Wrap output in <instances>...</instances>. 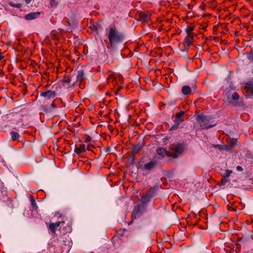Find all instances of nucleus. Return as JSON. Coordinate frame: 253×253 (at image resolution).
<instances>
[{"label": "nucleus", "mask_w": 253, "mask_h": 253, "mask_svg": "<svg viewBox=\"0 0 253 253\" xmlns=\"http://www.w3.org/2000/svg\"><path fill=\"white\" fill-rule=\"evenodd\" d=\"M48 229L53 234L61 237L62 242L64 243L65 246H70L71 240L69 235H66V234L72 231L71 225L69 224L65 225L64 221H59L55 223H50L48 225Z\"/></svg>", "instance_id": "f257e3e1"}, {"label": "nucleus", "mask_w": 253, "mask_h": 253, "mask_svg": "<svg viewBox=\"0 0 253 253\" xmlns=\"http://www.w3.org/2000/svg\"><path fill=\"white\" fill-rule=\"evenodd\" d=\"M106 35L109 40V43L112 48L123 42L125 40V34L119 30L114 24H111L106 30Z\"/></svg>", "instance_id": "f03ea898"}, {"label": "nucleus", "mask_w": 253, "mask_h": 253, "mask_svg": "<svg viewBox=\"0 0 253 253\" xmlns=\"http://www.w3.org/2000/svg\"><path fill=\"white\" fill-rule=\"evenodd\" d=\"M185 149V145L182 143H173L169 148V157L175 159L182 155Z\"/></svg>", "instance_id": "7ed1b4c3"}, {"label": "nucleus", "mask_w": 253, "mask_h": 253, "mask_svg": "<svg viewBox=\"0 0 253 253\" xmlns=\"http://www.w3.org/2000/svg\"><path fill=\"white\" fill-rule=\"evenodd\" d=\"M211 118L206 115H198L196 120L202 129H209L215 126V124H211Z\"/></svg>", "instance_id": "20e7f679"}, {"label": "nucleus", "mask_w": 253, "mask_h": 253, "mask_svg": "<svg viewBox=\"0 0 253 253\" xmlns=\"http://www.w3.org/2000/svg\"><path fill=\"white\" fill-rule=\"evenodd\" d=\"M158 189L157 186H154L149 190V191L144 195H143L139 200L141 204L142 205H147L153 198L156 194V193Z\"/></svg>", "instance_id": "39448f33"}, {"label": "nucleus", "mask_w": 253, "mask_h": 253, "mask_svg": "<svg viewBox=\"0 0 253 253\" xmlns=\"http://www.w3.org/2000/svg\"><path fill=\"white\" fill-rule=\"evenodd\" d=\"M231 90V88H226L224 95V99L229 103H231L232 100H238L240 97L239 94L236 92H234L231 95V97H230Z\"/></svg>", "instance_id": "423d86ee"}, {"label": "nucleus", "mask_w": 253, "mask_h": 253, "mask_svg": "<svg viewBox=\"0 0 253 253\" xmlns=\"http://www.w3.org/2000/svg\"><path fill=\"white\" fill-rule=\"evenodd\" d=\"M195 36L196 35L187 34L183 42V44L184 46V49L182 50L183 51L188 52L189 47L191 45L193 44L194 42Z\"/></svg>", "instance_id": "0eeeda50"}, {"label": "nucleus", "mask_w": 253, "mask_h": 253, "mask_svg": "<svg viewBox=\"0 0 253 253\" xmlns=\"http://www.w3.org/2000/svg\"><path fill=\"white\" fill-rule=\"evenodd\" d=\"M136 16L139 21L142 22H148L151 19V13L149 11L145 12L138 11Z\"/></svg>", "instance_id": "6e6552de"}, {"label": "nucleus", "mask_w": 253, "mask_h": 253, "mask_svg": "<svg viewBox=\"0 0 253 253\" xmlns=\"http://www.w3.org/2000/svg\"><path fill=\"white\" fill-rule=\"evenodd\" d=\"M56 92L52 90H45L40 93V96L43 97L45 99H53L56 96Z\"/></svg>", "instance_id": "1a4fd4ad"}, {"label": "nucleus", "mask_w": 253, "mask_h": 253, "mask_svg": "<svg viewBox=\"0 0 253 253\" xmlns=\"http://www.w3.org/2000/svg\"><path fill=\"white\" fill-rule=\"evenodd\" d=\"M156 153L158 155L161 159L165 158L166 156L169 157L168 153L169 150H167L166 148L162 147H159L156 150Z\"/></svg>", "instance_id": "9d476101"}, {"label": "nucleus", "mask_w": 253, "mask_h": 253, "mask_svg": "<svg viewBox=\"0 0 253 253\" xmlns=\"http://www.w3.org/2000/svg\"><path fill=\"white\" fill-rule=\"evenodd\" d=\"M157 165V161H151L150 162L145 164L143 166V168L146 170L151 171L156 168Z\"/></svg>", "instance_id": "9b49d317"}, {"label": "nucleus", "mask_w": 253, "mask_h": 253, "mask_svg": "<svg viewBox=\"0 0 253 253\" xmlns=\"http://www.w3.org/2000/svg\"><path fill=\"white\" fill-rule=\"evenodd\" d=\"M253 83L249 82L246 84L245 86V91L248 96H251L253 94Z\"/></svg>", "instance_id": "f8f14e48"}, {"label": "nucleus", "mask_w": 253, "mask_h": 253, "mask_svg": "<svg viewBox=\"0 0 253 253\" xmlns=\"http://www.w3.org/2000/svg\"><path fill=\"white\" fill-rule=\"evenodd\" d=\"M40 14L41 13L40 12H31L26 15L24 18L26 20L30 21L36 19Z\"/></svg>", "instance_id": "ddd939ff"}, {"label": "nucleus", "mask_w": 253, "mask_h": 253, "mask_svg": "<svg viewBox=\"0 0 253 253\" xmlns=\"http://www.w3.org/2000/svg\"><path fill=\"white\" fill-rule=\"evenodd\" d=\"M141 206L139 205H137L134 206L133 211L131 212V217L132 219L136 218L138 214L140 212Z\"/></svg>", "instance_id": "4468645a"}, {"label": "nucleus", "mask_w": 253, "mask_h": 253, "mask_svg": "<svg viewBox=\"0 0 253 253\" xmlns=\"http://www.w3.org/2000/svg\"><path fill=\"white\" fill-rule=\"evenodd\" d=\"M185 114V112L183 111H180L179 113H177L175 115V120H174V123H177L179 124H181L182 122H183V119L182 118V116Z\"/></svg>", "instance_id": "2eb2a0df"}, {"label": "nucleus", "mask_w": 253, "mask_h": 253, "mask_svg": "<svg viewBox=\"0 0 253 253\" xmlns=\"http://www.w3.org/2000/svg\"><path fill=\"white\" fill-rule=\"evenodd\" d=\"M84 79V73L83 70H80L78 71L77 76L76 83L81 84L83 82Z\"/></svg>", "instance_id": "dca6fc26"}, {"label": "nucleus", "mask_w": 253, "mask_h": 253, "mask_svg": "<svg viewBox=\"0 0 253 253\" xmlns=\"http://www.w3.org/2000/svg\"><path fill=\"white\" fill-rule=\"evenodd\" d=\"M74 151L77 154H80L82 153L85 152L86 151L85 145L84 144H81L78 146L76 145Z\"/></svg>", "instance_id": "f3484780"}, {"label": "nucleus", "mask_w": 253, "mask_h": 253, "mask_svg": "<svg viewBox=\"0 0 253 253\" xmlns=\"http://www.w3.org/2000/svg\"><path fill=\"white\" fill-rule=\"evenodd\" d=\"M182 92L185 95H188L191 94V87L188 85H184L182 88Z\"/></svg>", "instance_id": "a211bd4d"}, {"label": "nucleus", "mask_w": 253, "mask_h": 253, "mask_svg": "<svg viewBox=\"0 0 253 253\" xmlns=\"http://www.w3.org/2000/svg\"><path fill=\"white\" fill-rule=\"evenodd\" d=\"M226 141L227 143L229 145V146L232 148V149L237 145V139L233 138L227 139Z\"/></svg>", "instance_id": "6ab92c4d"}, {"label": "nucleus", "mask_w": 253, "mask_h": 253, "mask_svg": "<svg viewBox=\"0 0 253 253\" xmlns=\"http://www.w3.org/2000/svg\"><path fill=\"white\" fill-rule=\"evenodd\" d=\"M195 26H187L185 29V32L187 34L190 35H196L194 34L193 31L194 30Z\"/></svg>", "instance_id": "aec40b11"}, {"label": "nucleus", "mask_w": 253, "mask_h": 253, "mask_svg": "<svg viewBox=\"0 0 253 253\" xmlns=\"http://www.w3.org/2000/svg\"><path fill=\"white\" fill-rule=\"evenodd\" d=\"M30 199L31 203L32 206L34 209H35L36 211L38 209V206L37 205L36 202L35 200L34 199L33 196L30 195Z\"/></svg>", "instance_id": "412c9836"}, {"label": "nucleus", "mask_w": 253, "mask_h": 253, "mask_svg": "<svg viewBox=\"0 0 253 253\" xmlns=\"http://www.w3.org/2000/svg\"><path fill=\"white\" fill-rule=\"evenodd\" d=\"M10 134L11 136V139L13 141L17 140L20 136L19 134L17 132L13 131L11 132Z\"/></svg>", "instance_id": "4be33fe9"}, {"label": "nucleus", "mask_w": 253, "mask_h": 253, "mask_svg": "<svg viewBox=\"0 0 253 253\" xmlns=\"http://www.w3.org/2000/svg\"><path fill=\"white\" fill-rule=\"evenodd\" d=\"M92 28L97 34H98V32L102 29V26L101 24H96L92 25Z\"/></svg>", "instance_id": "5701e85b"}, {"label": "nucleus", "mask_w": 253, "mask_h": 253, "mask_svg": "<svg viewBox=\"0 0 253 253\" xmlns=\"http://www.w3.org/2000/svg\"><path fill=\"white\" fill-rule=\"evenodd\" d=\"M141 149V147L139 146V145H135L133 147V149H132V153L133 154H137V153H138L139 152V151Z\"/></svg>", "instance_id": "b1692460"}, {"label": "nucleus", "mask_w": 253, "mask_h": 253, "mask_svg": "<svg viewBox=\"0 0 253 253\" xmlns=\"http://www.w3.org/2000/svg\"><path fill=\"white\" fill-rule=\"evenodd\" d=\"M180 124L177 123H174V124L172 125L169 128V131H173L179 128V126Z\"/></svg>", "instance_id": "393cba45"}, {"label": "nucleus", "mask_w": 253, "mask_h": 253, "mask_svg": "<svg viewBox=\"0 0 253 253\" xmlns=\"http://www.w3.org/2000/svg\"><path fill=\"white\" fill-rule=\"evenodd\" d=\"M211 146H212L213 148H217V149H218V150H220V151L223 150L222 145H219V144H212V145H211Z\"/></svg>", "instance_id": "a878e982"}, {"label": "nucleus", "mask_w": 253, "mask_h": 253, "mask_svg": "<svg viewBox=\"0 0 253 253\" xmlns=\"http://www.w3.org/2000/svg\"><path fill=\"white\" fill-rule=\"evenodd\" d=\"M222 148H223V150H225L226 151H230V150H232L233 149L232 148H231L228 144L222 145Z\"/></svg>", "instance_id": "bb28decb"}, {"label": "nucleus", "mask_w": 253, "mask_h": 253, "mask_svg": "<svg viewBox=\"0 0 253 253\" xmlns=\"http://www.w3.org/2000/svg\"><path fill=\"white\" fill-rule=\"evenodd\" d=\"M49 3L51 7H56L57 5V2H56V0H49Z\"/></svg>", "instance_id": "cd10ccee"}, {"label": "nucleus", "mask_w": 253, "mask_h": 253, "mask_svg": "<svg viewBox=\"0 0 253 253\" xmlns=\"http://www.w3.org/2000/svg\"><path fill=\"white\" fill-rule=\"evenodd\" d=\"M232 173V170H226L225 172L224 177H228L230 176V174Z\"/></svg>", "instance_id": "c85d7f7f"}, {"label": "nucleus", "mask_w": 253, "mask_h": 253, "mask_svg": "<svg viewBox=\"0 0 253 253\" xmlns=\"http://www.w3.org/2000/svg\"><path fill=\"white\" fill-rule=\"evenodd\" d=\"M228 180L226 177H224L221 180V185H224L227 182Z\"/></svg>", "instance_id": "c756f323"}, {"label": "nucleus", "mask_w": 253, "mask_h": 253, "mask_svg": "<svg viewBox=\"0 0 253 253\" xmlns=\"http://www.w3.org/2000/svg\"><path fill=\"white\" fill-rule=\"evenodd\" d=\"M10 5H11L12 7H14L20 8L22 6V4L20 3H18V4L10 3Z\"/></svg>", "instance_id": "7c9ffc66"}, {"label": "nucleus", "mask_w": 253, "mask_h": 253, "mask_svg": "<svg viewBox=\"0 0 253 253\" xmlns=\"http://www.w3.org/2000/svg\"><path fill=\"white\" fill-rule=\"evenodd\" d=\"M113 62V59L112 57H109L107 58V63L109 64H111Z\"/></svg>", "instance_id": "2f4dec72"}, {"label": "nucleus", "mask_w": 253, "mask_h": 253, "mask_svg": "<svg viewBox=\"0 0 253 253\" xmlns=\"http://www.w3.org/2000/svg\"><path fill=\"white\" fill-rule=\"evenodd\" d=\"M248 58L249 60H253V52L252 51H251L248 55Z\"/></svg>", "instance_id": "473e14b6"}, {"label": "nucleus", "mask_w": 253, "mask_h": 253, "mask_svg": "<svg viewBox=\"0 0 253 253\" xmlns=\"http://www.w3.org/2000/svg\"><path fill=\"white\" fill-rule=\"evenodd\" d=\"M71 81V79L70 78H68L67 79H64L63 80V83L69 84Z\"/></svg>", "instance_id": "72a5a7b5"}, {"label": "nucleus", "mask_w": 253, "mask_h": 253, "mask_svg": "<svg viewBox=\"0 0 253 253\" xmlns=\"http://www.w3.org/2000/svg\"><path fill=\"white\" fill-rule=\"evenodd\" d=\"M236 169L239 171H242L243 170V169L242 167L238 166L236 167Z\"/></svg>", "instance_id": "f704fd0d"}, {"label": "nucleus", "mask_w": 253, "mask_h": 253, "mask_svg": "<svg viewBox=\"0 0 253 253\" xmlns=\"http://www.w3.org/2000/svg\"><path fill=\"white\" fill-rule=\"evenodd\" d=\"M51 106L53 108H54L56 107V103H55L54 101H53L51 104Z\"/></svg>", "instance_id": "c9c22d12"}, {"label": "nucleus", "mask_w": 253, "mask_h": 253, "mask_svg": "<svg viewBox=\"0 0 253 253\" xmlns=\"http://www.w3.org/2000/svg\"><path fill=\"white\" fill-rule=\"evenodd\" d=\"M90 141V138L89 137H86L85 139V142H89Z\"/></svg>", "instance_id": "e433bc0d"}, {"label": "nucleus", "mask_w": 253, "mask_h": 253, "mask_svg": "<svg viewBox=\"0 0 253 253\" xmlns=\"http://www.w3.org/2000/svg\"><path fill=\"white\" fill-rule=\"evenodd\" d=\"M4 58V56L2 55V53L0 52V61L1 60Z\"/></svg>", "instance_id": "4c0bfd02"}, {"label": "nucleus", "mask_w": 253, "mask_h": 253, "mask_svg": "<svg viewBox=\"0 0 253 253\" xmlns=\"http://www.w3.org/2000/svg\"><path fill=\"white\" fill-rule=\"evenodd\" d=\"M32 0H25V2L26 4H29L31 1Z\"/></svg>", "instance_id": "58836bf2"}, {"label": "nucleus", "mask_w": 253, "mask_h": 253, "mask_svg": "<svg viewBox=\"0 0 253 253\" xmlns=\"http://www.w3.org/2000/svg\"><path fill=\"white\" fill-rule=\"evenodd\" d=\"M67 22H68V23L69 24V25H71V24L69 22V19L67 20Z\"/></svg>", "instance_id": "ea45409f"}, {"label": "nucleus", "mask_w": 253, "mask_h": 253, "mask_svg": "<svg viewBox=\"0 0 253 253\" xmlns=\"http://www.w3.org/2000/svg\"><path fill=\"white\" fill-rule=\"evenodd\" d=\"M117 89H118V90H120L121 89V87H118Z\"/></svg>", "instance_id": "a19ab883"}, {"label": "nucleus", "mask_w": 253, "mask_h": 253, "mask_svg": "<svg viewBox=\"0 0 253 253\" xmlns=\"http://www.w3.org/2000/svg\"><path fill=\"white\" fill-rule=\"evenodd\" d=\"M87 150H90V149H89V147H88V148H87Z\"/></svg>", "instance_id": "79ce46f5"}]
</instances>
